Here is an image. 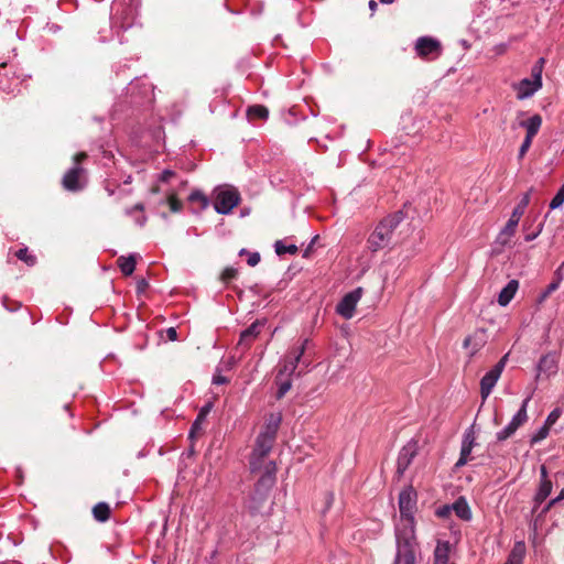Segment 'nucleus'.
Returning <instances> with one entry per match:
<instances>
[{
  "mask_svg": "<svg viewBox=\"0 0 564 564\" xmlns=\"http://www.w3.org/2000/svg\"><path fill=\"white\" fill-rule=\"evenodd\" d=\"M416 505V492L412 488L399 495L400 521L395 525L397 553L393 564H415L417 543L413 511Z\"/></svg>",
  "mask_w": 564,
  "mask_h": 564,
  "instance_id": "nucleus-1",
  "label": "nucleus"
},
{
  "mask_svg": "<svg viewBox=\"0 0 564 564\" xmlns=\"http://www.w3.org/2000/svg\"><path fill=\"white\" fill-rule=\"evenodd\" d=\"M403 219L402 212L394 213L383 218L370 234L367 245L369 250L377 252L388 247L393 237V232Z\"/></svg>",
  "mask_w": 564,
  "mask_h": 564,
  "instance_id": "nucleus-2",
  "label": "nucleus"
},
{
  "mask_svg": "<svg viewBox=\"0 0 564 564\" xmlns=\"http://www.w3.org/2000/svg\"><path fill=\"white\" fill-rule=\"evenodd\" d=\"M275 466L269 462L265 473L260 477L248 502V508L252 513L260 512L267 503L270 490L274 484Z\"/></svg>",
  "mask_w": 564,
  "mask_h": 564,
  "instance_id": "nucleus-3",
  "label": "nucleus"
},
{
  "mask_svg": "<svg viewBox=\"0 0 564 564\" xmlns=\"http://www.w3.org/2000/svg\"><path fill=\"white\" fill-rule=\"evenodd\" d=\"M139 1L115 0L112 6V22L115 26L127 30L133 26L139 15Z\"/></svg>",
  "mask_w": 564,
  "mask_h": 564,
  "instance_id": "nucleus-4",
  "label": "nucleus"
},
{
  "mask_svg": "<svg viewBox=\"0 0 564 564\" xmlns=\"http://www.w3.org/2000/svg\"><path fill=\"white\" fill-rule=\"evenodd\" d=\"M214 208L220 215H227L240 203L239 191L231 185L217 186L213 192Z\"/></svg>",
  "mask_w": 564,
  "mask_h": 564,
  "instance_id": "nucleus-5",
  "label": "nucleus"
},
{
  "mask_svg": "<svg viewBox=\"0 0 564 564\" xmlns=\"http://www.w3.org/2000/svg\"><path fill=\"white\" fill-rule=\"evenodd\" d=\"M543 62L544 59L540 58L531 69V77L523 78L514 86L518 99L530 98L542 87Z\"/></svg>",
  "mask_w": 564,
  "mask_h": 564,
  "instance_id": "nucleus-6",
  "label": "nucleus"
},
{
  "mask_svg": "<svg viewBox=\"0 0 564 564\" xmlns=\"http://www.w3.org/2000/svg\"><path fill=\"white\" fill-rule=\"evenodd\" d=\"M308 345V339H304L300 346L292 347L289 352L285 355L284 359L281 362L279 369V377H291L297 366L301 364L305 368L308 367L310 362L306 359H303V355Z\"/></svg>",
  "mask_w": 564,
  "mask_h": 564,
  "instance_id": "nucleus-7",
  "label": "nucleus"
},
{
  "mask_svg": "<svg viewBox=\"0 0 564 564\" xmlns=\"http://www.w3.org/2000/svg\"><path fill=\"white\" fill-rule=\"evenodd\" d=\"M531 400V395L527 397L518 412L512 416L511 421L499 432L496 433L498 442H503L510 438L517 430L528 421V405Z\"/></svg>",
  "mask_w": 564,
  "mask_h": 564,
  "instance_id": "nucleus-8",
  "label": "nucleus"
},
{
  "mask_svg": "<svg viewBox=\"0 0 564 564\" xmlns=\"http://www.w3.org/2000/svg\"><path fill=\"white\" fill-rule=\"evenodd\" d=\"M275 438L259 434L250 457V468L252 471L259 470L263 464L264 458L271 452Z\"/></svg>",
  "mask_w": 564,
  "mask_h": 564,
  "instance_id": "nucleus-9",
  "label": "nucleus"
},
{
  "mask_svg": "<svg viewBox=\"0 0 564 564\" xmlns=\"http://www.w3.org/2000/svg\"><path fill=\"white\" fill-rule=\"evenodd\" d=\"M85 158H86L85 152H80L75 155V158H74L75 165L72 169H69L63 177V186L65 189L76 192V191H79L83 188L82 175L84 173V170L79 166V163Z\"/></svg>",
  "mask_w": 564,
  "mask_h": 564,
  "instance_id": "nucleus-10",
  "label": "nucleus"
},
{
  "mask_svg": "<svg viewBox=\"0 0 564 564\" xmlns=\"http://www.w3.org/2000/svg\"><path fill=\"white\" fill-rule=\"evenodd\" d=\"M364 294L362 288H356L348 292L336 305V313L345 319L352 318L356 306Z\"/></svg>",
  "mask_w": 564,
  "mask_h": 564,
  "instance_id": "nucleus-11",
  "label": "nucleus"
},
{
  "mask_svg": "<svg viewBox=\"0 0 564 564\" xmlns=\"http://www.w3.org/2000/svg\"><path fill=\"white\" fill-rule=\"evenodd\" d=\"M558 370V357L555 352H547L543 355L538 365H536V373L535 379H549L552 376H555Z\"/></svg>",
  "mask_w": 564,
  "mask_h": 564,
  "instance_id": "nucleus-12",
  "label": "nucleus"
},
{
  "mask_svg": "<svg viewBox=\"0 0 564 564\" xmlns=\"http://www.w3.org/2000/svg\"><path fill=\"white\" fill-rule=\"evenodd\" d=\"M415 51L420 57L436 58L442 53L441 43L430 36H422L416 40Z\"/></svg>",
  "mask_w": 564,
  "mask_h": 564,
  "instance_id": "nucleus-13",
  "label": "nucleus"
},
{
  "mask_svg": "<svg viewBox=\"0 0 564 564\" xmlns=\"http://www.w3.org/2000/svg\"><path fill=\"white\" fill-rule=\"evenodd\" d=\"M476 445V436L473 427L465 431L462 441L460 455L455 466L457 468L463 467L470 460V454Z\"/></svg>",
  "mask_w": 564,
  "mask_h": 564,
  "instance_id": "nucleus-14",
  "label": "nucleus"
},
{
  "mask_svg": "<svg viewBox=\"0 0 564 564\" xmlns=\"http://www.w3.org/2000/svg\"><path fill=\"white\" fill-rule=\"evenodd\" d=\"M416 454V446L414 443H409L402 447L399 453L397 460V473L399 476H402L404 471L408 469L410 464L412 463L414 456Z\"/></svg>",
  "mask_w": 564,
  "mask_h": 564,
  "instance_id": "nucleus-15",
  "label": "nucleus"
},
{
  "mask_svg": "<svg viewBox=\"0 0 564 564\" xmlns=\"http://www.w3.org/2000/svg\"><path fill=\"white\" fill-rule=\"evenodd\" d=\"M263 326L264 322L256 321L254 323H252L247 329H245L241 333L238 346L242 347L243 349H247L250 346V344L258 337Z\"/></svg>",
  "mask_w": 564,
  "mask_h": 564,
  "instance_id": "nucleus-16",
  "label": "nucleus"
},
{
  "mask_svg": "<svg viewBox=\"0 0 564 564\" xmlns=\"http://www.w3.org/2000/svg\"><path fill=\"white\" fill-rule=\"evenodd\" d=\"M500 373L498 372V370H494L492 368L485 373V376L481 378L480 380V393H481V397L484 400H486L492 389L495 388V386L497 384L499 378H500Z\"/></svg>",
  "mask_w": 564,
  "mask_h": 564,
  "instance_id": "nucleus-17",
  "label": "nucleus"
},
{
  "mask_svg": "<svg viewBox=\"0 0 564 564\" xmlns=\"http://www.w3.org/2000/svg\"><path fill=\"white\" fill-rule=\"evenodd\" d=\"M485 330H476L464 340V347L469 349L470 355H475L485 345Z\"/></svg>",
  "mask_w": 564,
  "mask_h": 564,
  "instance_id": "nucleus-18",
  "label": "nucleus"
},
{
  "mask_svg": "<svg viewBox=\"0 0 564 564\" xmlns=\"http://www.w3.org/2000/svg\"><path fill=\"white\" fill-rule=\"evenodd\" d=\"M519 288L517 280H510L507 285L500 291L498 295V303L500 306H507L514 297Z\"/></svg>",
  "mask_w": 564,
  "mask_h": 564,
  "instance_id": "nucleus-19",
  "label": "nucleus"
},
{
  "mask_svg": "<svg viewBox=\"0 0 564 564\" xmlns=\"http://www.w3.org/2000/svg\"><path fill=\"white\" fill-rule=\"evenodd\" d=\"M519 126L525 129V137L533 139L542 126V117L540 115H533L527 120H521Z\"/></svg>",
  "mask_w": 564,
  "mask_h": 564,
  "instance_id": "nucleus-20",
  "label": "nucleus"
},
{
  "mask_svg": "<svg viewBox=\"0 0 564 564\" xmlns=\"http://www.w3.org/2000/svg\"><path fill=\"white\" fill-rule=\"evenodd\" d=\"M281 421L282 416L280 413H271L265 421L263 430L259 434L275 438Z\"/></svg>",
  "mask_w": 564,
  "mask_h": 564,
  "instance_id": "nucleus-21",
  "label": "nucleus"
},
{
  "mask_svg": "<svg viewBox=\"0 0 564 564\" xmlns=\"http://www.w3.org/2000/svg\"><path fill=\"white\" fill-rule=\"evenodd\" d=\"M449 542L438 541L434 551V564H449Z\"/></svg>",
  "mask_w": 564,
  "mask_h": 564,
  "instance_id": "nucleus-22",
  "label": "nucleus"
},
{
  "mask_svg": "<svg viewBox=\"0 0 564 564\" xmlns=\"http://www.w3.org/2000/svg\"><path fill=\"white\" fill-rule=\"evenodd\" d=\"M518 227V223L509 219L505 227L500 230L497 242L501 246H507L510 242V239L514 236Z\"/></svg>",
  "mask_w": 564,
  "mask_h": 564,
  "instance_id": "nucleus-23",
  "label": "nucleus"
},
{
  "mask_svg": "<svg viewBox=\"0 0 564 564\" xmlns=\"http://www.w3.org/2000/svg\"><path fill=\"white\" fill-rule=\"evenodd\" d=\"M453 511L455 514L464 520L469 521L473 517L470 507L465 498L460 497L453 503Z\"/></svg>",
  "mask_w": 564,
  "mask_h": 564,
  "instance_id": "nucleus-24",
  "label": "nucleus"
},
{
  "mask_svg": "<svg viewBox=\"0 0 564 564\" xmlns=\"http://www.w3.org/2000/svg\"><path fill=\"white\" fill-rule=\"evenodd\" d=\"M117 261L122 274L131 275L135 270L137 254L132 253L128 257L121 256Z\"/></svg>",
  "mask_w": 564,
  "mask_h": 564,
  "instance_id": "nucleus-25",
  "label": "nucleus"
},
{
  "mask_svg": "<svg viewBox=\"0 0 564 564\" xmlns=\"http://www.w3.org/2000/svg\"><path fill=\"white\" fill-rule=\"evenodd\" d=\"M524 555L525 544L523 541H518L514 543L507 561L513 564H523Z\"/></svg>",
  "mask_w": 564,
  "mask_h": 564,
  "instance_id": "nucleus-26",
  "label": "nucleus"
},
{
  "mask_svg": "<svg viewBox=\"0 0 564 564\" xmlns=\"http://www.w3.org/2000/svg\"><path fill=\"white\" fill-rule=\"evenodd\" d=\"M94 518L99 522H105L109 519L110 508L106 502H99L93 508Z\"/></svg>",
  "mask_w": 564,
  "mask_h": 564,
  "instance_id": "nucleus-27",
  "label": "nucleus"
},
{
  "mask_svg": "<svg viewBox=\"0 0 564 564\" xmlns=\"http://www.w3.org/2000/svg\"><path fill=\"white\" fill-rule=\"evenodd\" d=\"M552 491V481L545 480L540 482V487L538 489V492L535 494V502L541 503L543 502L551 494Z\"/></svg>",
  "mask_w": 564,
  "mask_h": 564,
  "instance_id": "nucleus-28",
  "label": "nucleus"
},
{
  "mask_svg": "<svg viewBox=\"0 0 564 564\" xmlns=\"http://www.w3.org/2000/svg\"><path fill=\"white\" fill-rule=\"evenodd\" d=\"M21 83H22V80L19 77H14L8 83L3 79H0V89H2L3 91H6L8 94L20 93L21 91V89H20Z\"/></svg>",
  "mask_w": 564,
  "mask_h": 564,
  "instance_id": "nucleus-29",
  "label": "nucleus"
},
{
  "mask_svg": "<svg viewBox=\"0 0 564 564\" xmlns=\"http://www.w3.org/2000/svg\"><path fill=\"white\" fill-rule=\"evenodd\" d=\"M276 382H278L276 398L281 399L290 391V389L292 387L291 377H281L280 378L278 375Z\"/></svg>",
  "mask_w": 564,
  "mask_h": 564,
  "instance_id": "nucleus-30",
  "label": "nucleus"
},
{
  "mask_svg": "<svg viewBox=\"0 0 564 564\" xmlns=\"http://www.w3.org/2000/svg\"><path fill=\"white\" fill-rule=\"evenodd\" d=\"M268 115H269L268 109L261 105H254V106L249 107V109H248V116L251 119H254V118L267 119Z\"/></svg>",
  "mask_w": 564,
  "mask_h": 564,
  "instance_id": "nucleus-31",
  "label": "nucleus"
},
{
  "mask_svg": "<svg viewBox=\"0 0 564 564\" xmlns=\"http://www.w3.org/2000/svg\"><path fill=\"white\" fill-rule=\"evenodd\" d=\"M274 249H275L276 254H279V256H282V254H285V253L295 254L297 252V250H299L295 245H285L281 240H278L274 243Z\"/></svg>",
  "mask_w": 564,
  "mask_h": 564,
  "instance_id": "nucleus-32",
  "label": "nucleus"
},
{
  "mask_svg": "<svg viewBox=\"0 0 564 564\" xmlns=\"http://www.w3.org/2000/svg\"><path fill=\"white\" fill-rule=\"evenodd\" d=\"M550 429L549 426H546L545 424H543V426H541L532 436H531V440H530V443L531 445H535L540 442H542L543 440H545L549 434H550Z\"/></svg>",
  "mask_w": 564,
  "mask_h": 564,
  "instance_id": "nucleus-33",
  "label": "nucleus"
},
{
  "mask_svg": "<svg viewBox=\"0 0 564 564\" xmlns=\"http://www.w3.org/2000/svg\"><path fill=\"white\" fill-rule=\"evenodd\" d=\"M562 281V276L558 274V271L556 272V279L551 282L545 291L540 296V302L544 301L546 297H549L554 291H556L560 288Z\"/></svg>",
  "mask_w": 564,
  "mask_h": 564,
  "instance_id": "nucleus-34",
  "label": "nucleus"
},
{
  "mask_svg": "<svg viewBox=\"0 0 564 564\" xmlns=\"http://www.w3.org/2000/svg\"><path fill=\"white\" fill-rule=\"evenodd\" d=\"M209 410H210V405H206L200 410L199 414L197 415V419L195 420V422L192 425L191 435H193L197 430L200 429V423H202V421L205 420Z\"/></svg>",
  "mask_w": 564,
  "mask_h": 564,
  "instance_id": "nucleus-35",
  "label": "nucleus"
},
{
  "mask_svg": "<svg viewBox=\"0 0 564 564\" xmlns=\"http://www.w3.org/2000/svg\"><path fill=\"white\" fill-rule=\"evenodd\" d=\"M192 203L198 202L200 203L203 208L208 206V198L200 191H193L188 197Z\"/></svg>",
  "mask_w": 564,
  "mask_h": 564,
  "instance_id": "nucleus-36",
  "label": "nucleus"
},
{
  "mask_svg": "<svg viewBox=\"0 0 564 564\" xmlns=\"http://www.w3.org/2000/svg\"><path fill=\"white\" fill-rule=\"evenodd\" d=\"M564 203V184L560 187L555 196L552 198L550 203L551 209H556L561 207Z\"/></svg>",
  "mask_w": 564,
  "mask_h": 564,
  "instance_id": "nucleus-37",
  "label": "nucleus"
},
{
  "mask_svg": "<svg viewBox=\"0 0 564 564\" xmlns=\"http://www.w3.org/2000/svg\"><path fill=\"white\" fill-rule=\"evenodd\" d=\"M17 257L25 262L28 265H34L35 264V257L30 254L26 248L20 249L17 251Z\"/></svg>",
  "mask_w": 564,
  "mask_h": 564,
  "instance_id": "nucleus-38",
  "label": "nucleus"
},
{
  "mask_svg": "<svg viewBox=\"0 0 564 564\" xmlns=\"http://www.w3.org/2000/svg\"><path fill=\"white\" fill-rule=\"evenodd\" d=\"M239 254L240 256H242V254H247L248 256L247 263L250 267H254V265H257L260 262V253L259 252H248L246 249H241L239 251Z\"/></svg>",
  "mask_w": 564,
  "mask_h": 564,
  "instance_id": "nucleus-39",
  "label": "nucleus"
},
{
  "mask_svg": "<svg viewBox=\"0 0 564 564\" xmlns=\"http://www.w3.org/2000/svg\"><path fill=\"white\" fill-rule=\"evenodd\" d=\"M560 416H561V410L558 408H556L549 413L544 424L549 427H552L557 422Z\"/></svg>",
  "mask_w": 564,
  "mask_h": 564,
  "instance_id": "nucleus-40",
  "label": "nucleus"
},
{
  "mask_svg": "<svg viewBox=\"0 0 564 564\" xmlns=\"http://www.w3.org/2000/svg\"><path fill=\"white\" fill-rule=\"evenodd\" d=\"M167 203L173 213H177L182 209V203L176 198L174 193L167 196Z\"/></svg>",
  "mask_w": 564,
  "mask_h": 564,
  "instance_id": "nucleus-41",
  "label": "nucleus"
},
{
  "mask_svg": "<svg viewBox=\"0 0 564 564\" xmlns=\"http://www.w3.org/2000/svg\"><path fill=\"white\" fill-rule=\"evenodd\" d=\"M532 141H533L532 138H528V137L524 138V140H523V142H522V144H521V147L519 149L518 156H519L520 160L525 155V153L530 149V147L532 144Z\"/></svg>",
  "mask_w": 564,
  "mask_h": 564,
  "instance_id": "nucleus-42",
  "label": "nucleus"
},
{
  "mask_svg": "<svg viewBox=\"0 0 564 564\" xmlns=\"http://www.w3.org/2000/svg\"><path fill=\"white\" fill-rule=\"evenodd\" d=\"M237 275V270L235 268H226L221 273V280L224 282H229L235 279Z\"/></svg>",
  "mask_w": 564,
  "mask_h": 564,
  "instance_id": "nucleus-43",
  "label": "nucleus"
},
{
  "mask_svg": "<svg viewBox=\"0 0 564 564\" xmlns=\"http://www.w3.org/2000/svg\"><path fill=\"white\" fill-rule=\"evenodd\" d=\"M229 381V379L221 375V369L217 368L216 372L213 376V383L214 384H225Z\"/></svg>",
  "mask_w": 564,
  "mask_h": 564,
  "instance_id": "nucleus-44",
  "label": "nucleus"
},
{
  "mask_svg": "<svg viewBox=\"0 0 564 564\" xmlns=\"http://www.w3.org/2000/svg\"><path fill=\"white\" fill-rule=\"evenodd\" d=\"M524 212H525V210H524L523 208H521V207H519V206L517 205V206L514 207V209L512 210L511 216H510V218H509V219H511V220H513V221H516V223H518V224H519V221H520L521 217L523 216Z\"/></svg>",
  "mask_w": 564,
  "mask_h": 564,
  "instance_id": "nucleus-45",
  "label": "nucleus"
},
{
  "mask_svg": "<svg viewBox=\"0 0 564 564\" xmlns=\"http://www.w3.org/2000/svg\"><path fill=\"white\" fill-rule=\"evenodd\" d=\"M508 354H506L494 367L492 369L494 370H498V372L501 375L505 367H506V364H507V360H508Z\"/></svg>",
  "mask_w": 564,
  "mask_h": 564,
  "instance_id": "nucleus-46",
  "label": "nucleus"
},
{
  "mask_svg": "<svg viewBox=\"0 0 564 564\" xmlns=\"http://www.w3.org/2000/svg\"><path fill=\"white\" fill-rule=\"evenodd\" d=\"M453 511V505L451 506H443L437 509L436 514L441 518L447 517Z\"/></svg>",
  "mask_w": 564,
  "mask_h": 564,
  "instance_id": "nucleus-47",
  "label": "nucleus"
},
{
  "mask_svg": "<svg viewBox=\"0 0 564 564\" xmlns=\"http://www.w3.org/2000/svg\"><path fill=\"white\" fill-rule=\"evenodd\" d=\"M175 175V173L171 170H164L161 175H160V181L162 182H169L173 176Z\"/></svg>",
  "mask_w": 564,
  "mask_h": 564,
  "instance_id": "nucleus-48",
  "label": "nucleus"
},
{
  "mask_svg": "<svg viewBox=\"0 0 564 564\" xmlns=\"http://www.w3.org/2000/svg\"><path fill=\"white\" fill-rule=\"evenodd\" d=\"M530 203V192L525 193L522 198L520 199V202L518 203V206L523 208L525 210V208L528 207Z\"/></svg>",
  "mask_w": 564,
  "mask_h": 564,
  "instance_id": "nucleus-49",
  "label": "nucleus"
},
{
  "mask_svg": "<svg viewBox=\"0 0 564 564\" xmlns=\"http://www.w3.org/2000/svg\"><path fill=\"white\" fill-rule=\"evenodd\" d=\"M542 231V224L539 225L538 230L531 234H528L524 236L525 241H532L534 240Z\"/></svg>",
  "mask_w": 564,
  "mask_h": 564,
  "instance_id": "nucleus-50",
  "label": "nucleus"
},
{
  "mask_svg": "<svg viewBox=\"0 0 564 564\" xmlns=\"http://www.w3.org/2000/svg\"><path fill=\"white\" fill-rule=\"evenodd\" d=\"M166 336L171 341H174L177 339V332L174 327H169L166 329Z\"/></svg>",
  "mask_w": 564,
  "mask_h": 564,
  "instance_id": "nucleus-51",
  "label": "nucleus"
},
{
  "mask_svg": "<svg viewBox=\"0 0 564 564\" xmlns=\"http://www.w3.org/2000/svg\"><path fill=\"white\" fill-rule=\"evenodd\" d=\"M134 210H138V212L142 213L144 210L143 204L139 203V204L134 205L132 208L127 210V214L131 215L132 212H134Z\"/></svg>",
  "mask_w": 564,
  "mask_h": 564,
  "instance_id": "nucleus-52",
  "label": "nucleus"
},
{
  "mask_svg": "<svg viewBox=\"0 0 564 564\" xmlns=\"http://www.w3.org/2000/svg\"><path fill=\"white\" fill-rule=\"evenodd\" d=\"M540 474H541V481L550 480L547 478V470H546L545 466H541Z\"/></svg>",
  "mask_w": 564,
  "mask_h": 564,
  "instance_id": "nucleus-53",
  "label": "nucleus"
},
{
  "mask_svg": "<svg viewBox=\"0 0 564 564\" xmlns=\"http://www.w3.org/2000/svg\"><path fill=\"white\" fill-rule=\"evenodd\" d=\"M147 221V217L144 215H141L140 217H138L135 219V223L139 225V226H143Z\"/></svg>",
  "mask_w": 564,
  "mask_h": 564,
  "instance_id": "nucleus-54",
  "label": "nucleus"
},
{
  "mask_svg": "<svg viewBox=\"0 0 564 564\" xmlns=\"http://www.w3.org/2000/svg\"><path fill=\"white\" fill-rule=\"evenodd\" d=\"M557 503L556 499L553 498L549 501L547 506L545 507V510L544 511H549L553 506H555Z\"/></svg>",
  "mask_w": 564,
  "mask_h": 564,
  "instance_id": "nucleus-55",
  "label": "nucleus"
},
{
  "mask_svg": "<svg viewBox=\"0 0 564 564\" xmlns=\"http://www.w3.org/2000/svg\"><path fill=\"white\" fill-rule=\"evenodd\" d=\"M377 7H378V4H377V2H376L375 0H370V1H369V9H370L372 12H375V11H376Z\"/></svg>",
  "mask_w": 564,
  "mask_h": 564,
  "instance_id": "nucleus-56",
  "label": "nucleus"
},
{
  "mask_svg": "<svg viewBox=\"0 0 564 564\" xmlns=\"http://www.w3.org/2000/svg\"><path fill=\"white\" fill-rule=\"evenodd\" d=\"M555 499L557 502L564 499V488L560 491L558 496L555 497Z\"/></svg>",
  "mask_w": 564,
  "mask_h": 564,
  "instance_id": "nucleus-57",
  "label": "nucleus"
},
{
  "mask_svg": "<svg viewBox=\"0 0 564 564\" xmlns=\"http://www.w3.org/2000/svg\"><path fill=\"white\" fill-rule=\"evenodd\" d=\"M147 285H148V284H147V282H145L144 280H142V281H140V282H139V284H138V289H139L140 291H142Z\"/></svg>",
  "mask_w": 564,
  "mask_h": 564,
  "instance_id": "nucleus-58",
  "label": "nucleus"
},
{
  "mask_svg": "<svg viewBox=\"0 0 564 564\" xmlns=\"http://www.w3.org/2000/svg\"><path fill=\"white\" fill-rule=\"evenodd\" d=\"M334 497L332 494L327 495V502L328 505L333 501Z\"/></svg>",
  "mask_w": 564,
  "mask_h": 564,
  "instance_id": "nucleus-59",
  "label": "nucleus"
},
{
  "mask_svg": "<svg viewBox=\"0 0 564 564\" xmlns=\"http://www.w3.org/2000/svg\"><path fill=\"white\" fill-rule=\"evenodd\" d=\"M381 3L390 4L393 2V0H380Z\"/></svg>",
  "mask_w": 564,
  "mask_h": 564,
  "instance_id": "nucleus-60",
  "label": "nucleus"
}]
</instances>
